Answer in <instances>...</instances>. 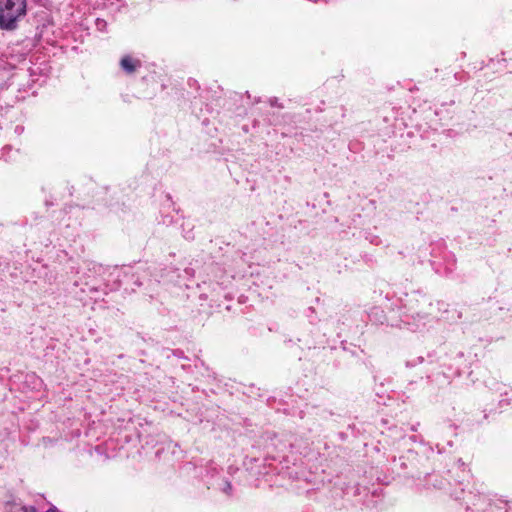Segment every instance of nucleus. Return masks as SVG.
Segmentation results:
<instances>
[{
	"mask_svg": "<svg viewBox=\"0 0 512 512\" xmlns=\"http://www.w3.org/2000/svg\"><path fill=\"white\" fill-rule=\"evenodd\" d=\"M26 0H0V28L12 30L16 22L26 15Z\"/></svg>",
	"mask_w": 512,
	"mask_h": 512,
	"instance_id": "nucleus-1",
	"label": "nucleus"
},
{
	"mask_svg": "<svg viewBox=\"0 0 512 512\" xmlns=\"http://www.w3.org/2000/svg\"><path fill=\"white\" fill-rule=\"evenodd\" d=\"M222 491L228 495V496H231L232 495V485L229 481L227 480H224L223 481V487H222Z\"/></svg>",
	"mask_w": 512,
	"mask_h": 512,
	"instance_id": "nucleus-3",
	"label": "nucleus"
},
{
	"mask_svg": "<svg viewBox=\"0 0 512 512\" xmlns=\"http://www.w3.org/2000/svg\"><path fill=\"white\" fill-rule=\"evenodd\" d=\"M270 104H271V106H278V107H280V108L282 107L281 105H279V104L277 103V99H276V98H274V99H270Z\"/></svg>",
	"mask_w": 512,
	"mask_h": 512,
	"instance_id": "nucleus-5",
	"label": "nucleus"
},
{
	"mask_svg": "<svg viewBox=\"0 0 512 512\" xmlns=\"http://www.w3.org/2000/svg\"><path fill=\"white\" fill-rule=\"evenodd\" d=\"M120 66L126 73L131 74L141 66V62L138 59H134L131 56L126 55L121 59Z\"/></svg>",
	"mask_w": 512,
	"mask_h": 512,
	"instance_id": "nucleus-2",
	"label": "nucleus"
},
{
	"mask_svg": "<svg viewBox=\"0 0 512 512\" xmlns=\"http://www.w3.org/2000/svg\"><path fill=\"white\" fill-rule=\"evenodd\" d=\"M23 512H35V508L34 507H21L20 508ZM47 512H58L57 510L55 509H49Z\"/></svg>",
	"mask_w": 512,
	"mask_h": 512,
	"instance_id": "nucleus-4",
	"label": "nucleus"
}]
</instances>
